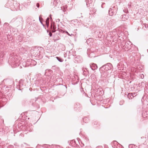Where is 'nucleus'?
<instances>
[{"label": "nucleus", "mask_w": 148, "mask_h": 148, "mask_svg": "<svg viewBox=\"0 0 148 148\" xmlns=\"http://www.w3.org/2000/svg\"><path fill=\"white\" fill-rule=\"evenodd\" d=\"M9 64L12 67H15L19 66L20 62L16 56H15L10 58L9 60Z\"/></svg>", "instance_id": "1"}, {"label": "nucleus", "mask_w": 148, "mask_h": 148, "mask_svg": "<svg viewBox=\"0 0 148 148\" xmlns=\"http://www.w3.org/2000/svg\"><path fill=\"white\" fill-rule=\"evenodd\" d=\"M121 46L123 49L125 51H127L131 48V43L130 41H127L125 42H123L121 43Z\"/></svg>", "instance_id": "2"}, {"label": "nucleus", "mask_w": 148, "mask_h": 148, "mask_svg": "<svg viewBox=\"0 0 148 148\" xmlns=\"http://www.w3.org/2000/svg\"><path fill=\"white\" fill-rule=\"evenodd\" d=\"M112 67V65L110 63H108L107 64L102 66L100 69L102 71L103 70L106 71L111 69Z\"/></svg>", "instance_id": "3"}, {"label": "nucleus", "mask_w": 148, "mask_h": 148, "mask_svg": "<svg viewBox=\"0 0 148 148\" xmlns=\"http://www.w3.org/2000/svg\"><path fill=\"white\" fill-rule=\"evenodd\" d=\"M9 88V87H3L1 89V90H0V98L2 97L3 94L4 93L5 94L8 92V91H7L8 90V91H9V90H10V89Z\"/></svg>", "instance_id": "4"}, {"label": "nucleus", "mask_w": 148, "mask_h": 148, "mask_svg": "<svg viewBox=\"0 0 148 148\" xmlns=\"http://www.w3.org/2000/svg\"><path fill=\"white\" fill-rule=\"evenodd\" d=\"M116 11V8L115 6H113L112 8L109 9L108 11L109 14L110 15L112 16L114 14H115Z\"/></svg>", "instance_id": "5"}, {"label": "nucleus", "mask_w": 148, "mask_h": 148, "mask_svg": "<svg viewBox=\"0 0 148 148\" xmlns=\"http://www.w3.org/2000/svg\"><path fill=\"white\" fill-rule=\"evenodd\" d=\"M27 65L29 66H32L35 65L36 64V62L34 60L31 59H28L27 60Z\"/></svg>", "instance_id": "6"}, {"label": "nucleus", "mask_w": 148, "mask_h": 148, "mask_svg": "<svg viewBox=\"0 0 148 148\" xmlns=\"http://www.w3.org/2000/svg\"><path fill=\"white\" fill-rule=\"evenodd\" d=\"M90 66L93 70H95L97 69V65L96 64L94 63H92L91 64H90Z\"/></svg>", "instance_id": "7"}, {"label": "nucleus", "mask_w": 148, "mask_h": 148, "mask_svg": "<svg viewBox=\"0 0 148 148\" xmlns=\"http://www.w3.org/2000/svg\"><path fill=\"white\" fill-rule=\"evenodd\" d=\"M34 55H35L36 56H39L41 54L40 52V51L39 50L36 49L35 50H34Z\"/></svg>", "instance_id": "8"}, {"label": "nucleus", "mask_w": 148, "mask_h": 148, "mask_svg": "<svg viewBox=\"0 0 148 148\" xmlns=\"http://www.w3.org/2000/svg\"><path fill=\"white\" fill-rule=\"evenodd\" d=\"M121 20L123 21H125L127 20L128 18V16L127 15H123L121 16Z\"/></svg>", "instance_id": "9"}, {"label": "nucleus", "mask_w": 148, "mask_h": 148, "mask_svg": "<svg viewBox=\"0 0 148 148\" xmlns=\"http://www.w3.org/2000/svg\"><path fill=\"white\" fill-rule=\"evenodd\" d=\"M16 21L18 24L22 23L23 22V18L21 17H18L16 19Z\"/></svg>", "instance_id": "10"}, {"label": "nucleus", "mask_w": 148, "mask_h": 148, "mask_svg": "<svg viewBox=\"0 0 148 148\" xmlns=\"http://www.w3.org/2000/svg\"><path fill=\"white\" fill-rule=\"evenodd\" d=\"M81 108V106L79 103H77L75 104V108L76 110H79Z\"/></svg>", "instance_id": "11"}, {"label": "nucleus", "mask_w": 148, "mask_h": 148, "mask_svg": "<svg viewBox=\"0 0 148 148\" xmlns=\"http://www.w3.org/2000/svg\"><path fill=\"white\" fill-rule=\"evenodd\" d=\"M127 97L129 99H132L134 97L133 93H129L127 95Z\"/></svg>", "instance_id": "12"}, {"label": "nucleus", "mask_w": 148, "mask_h": 148, "mask_svg": "<svg viewBox=\"0 0 148 148\" xmlns=\"http://www.w3.org/2000/svg\"><path fill=\"white\" fill-rule=\"evenodd\" d=\"M22 65L23 67H26L29 66L27 65V62H23L22 63Z\"/></svg>", "instance_id": "13"}, {"label": "nucleus", "mask_w": 148, "mask_h": 148, "mask_svg": "<svg viewBox=\"0 0 148 148\" xmlns=\"http://www.w3.org/2000/svg\"><path fill=\"white\" fill-rule=\"evenodd\" d=\"M49 18H47L45 21L46 25L47 26V27H48L49 25Z\"/></svg>", "instance_id": "14"}, {"label": "nucleus", "mask_w": 148, "mask_h": 148, "mask_svg": "<svg viewBox=\"0 0 148 148\" xmlns=\"http://www.w3.org/2000/svg\"><path fill=\"white\" fill-rule=\"evenodd\" d=\"M56 58L60 62H63V60L62 59V58L58 57H57Z\"/></svg>", "instance_id": "15"}, {"label": "nucleus", "mask_w": 148, "mask_h": 148, "mask_svg": "<svg viewBox=\"0 0 148 148\" xmlns=\"http://www.w3.org/2000/svg\"><path fill=\"white\" fill-rule=\"evenodd\" d=\"M19 50L21 51H27L26 49L23 48V47L20 48L19 49Z\"/></svg>", "instance_id": "16"}, {"label": "nucleus", "mask_w": 148, "mask_h": 148, "mask_svg": "<svg viewBox=\"0 0 148 148\" xmlns=\"http://www.w3.org/2000/svg\"><path fill=\"white\" fill-rule=\"evenodd\" d=\"M114 36H113L112 37V38H113V39H112V41L113 42H116L117 41V38H114ZM111 40H110V41H111Z\"/></svg>", "instance_id": "17"}, {"label": "nucleus", "mask_w": 148, "mask_h": 148, "mask_svg": "<svg viewBox=\"0 0 148 148\" xmlns=\"http://www.w3.org/2000/svg\"><path fill=\"white\" fill-rule=\"evenodd\" d=\"M19 4H17V5H16V6H15V7H14V8H15V9H13V10H16L17 9H18V6H19Z\"/></svg>", "instance_id": "18"}, {"label": "nucleus", "mask_w": 148, "mask_h": 148, "mask_svg": "<svg viewBox=\"0 0 148 148\" xmlns=\"http://www.w3.org/2000/svg\"><path fill=\"white\" fill-rule=\"evenodd\" d=\"M65 33H66V34H67L69 36H73V34H71V35L70 34H69V33L66 31H65Z\"/></svg>", "instance_id": "19"}, {"label": "nucleus", "mask_w": 148, "mask_h": 148, "mask_svg": "<svg viewBox=\"0 0 148 148\" xmlns=\"http://www.w3.org/2000/svg\"><path fill=\"white\" fill-rule=\"evenodd\" d=\"M3 63V61L2 59L0 58V64H2Z\"/></svg>", "instance_id": "20"}, {"label": "nucleus", "mask_w": 148, "mask_h": 148, "mask_svg": "<svg viewBox=\"0 0 148 148\" xmlns=\"http://www.w3.org/2000/svg\"><path fill=\"white\" fill-rule=\"evenodd\" d=\"M114 20L113 19H112V20H110L109 22V24H110V25L111 24H112V21H113Z\"/></svg>", "instance_id": "21"}, {"label": "nucleus", "mask_w": 148, "mask_h": 148, "mask_svg": "<svg viewBox=\"0 0 148 148\" xmlns=\"http://www.w3.org/2000/svg\"><path fill=\"white\" fill-rule=\"evenodd\" d=\"M140 77L142 79H143L144 77V75L143 74H140Z\"/></svg>", "instance_id": "22"}, {"label": "nucleus", "mask_w": 148, "mask_h": 148, "mask_svg": "<svg viewBox=\"0 0 148 148\" xmlns=\"http://www.w3.org/2000/svg\"><path fill=\"white\" fill-rule=\"evenodd\" d=\"M86 118H83V121L84 122H85L86 123Z\"/></svg>", "instance_id": "23"}, {"label": "nucleus", "mask_w": 148, "mask_h": 148, "mask_svg": "<svg viewBox=\"0 0 148 148\" xmlns=\"http://www.w3.org/2000/svg\"><path fill=\"white\" fill-rule=\"evenodd\" d=\"M96 148H102V147L101 146H97Z\"/></svg>", "instance_id": "24"}, {"label": "nucleus", "mask_w": 148, "mask_h": 148, "mask_svg": "<svg viewBox=\"0 0 148 148\" xmlns=\"http://www.w3.org/2000/svg\"><path fill=\"white\" fill-rule=\"evenodd\" d=\"M36 6L38 8H39V3H38L36 4Z\"/></svg>", "instance_id": "25"}, {"label": "nucleus", "mask_w": 148, "mask_h": 148, "mask_svg": "<svg viewBox=\"0 0 148 148\" xmlns=\"http://www.w3.org/2000/svg\"><path fill=\"white\" fill-rule=\"evenodd\" d=\"M65 31H63L62 30H61V32L62 33H64L65 32Z\"/></svg>", "instance_id": "26"}, {"label": "nucleus", "mask_w": 148, "mask_h": 148, "mask_svg": "<svg viewBox=\"0 0 148 148\" xmlns=\"http://www.w3.org/2000/svg\"><path fill=\"white\" fill-rule=\"evenodd\" d=\"M49 34V36L51 37L52 35V34L51 33H50Z\"/></svg>", "instance_id": "27"}, {"label": "nucleus", "mask_w": 148, "mask_h": 148, "mask_svg": "<svg viewBox=\"0 0 148 148\" xmlns=\"http://www.w3.org/2000/svg\"><path fill=\"white\" fill-rule=\"evenodd\" d=\"M100 91V92L101 93V94H102V92H103V91L102 90H99Z\"/></svg>", "instance_id": "28"}, {"label": "nucleus", "mask_w": 148, "mask_h": 148, "mask_svg": "<svg viewBox=\"0 0 148 148\" xmlns=\"http://www.w3.org/2000/svg\"><path fill=\"white\" fill-rule=\"evenodd\" d=\"M123 11H124V12H125L126 13V12H127V10H123Z\"/></svg>", "instance_id": "29"}, {"label": "nucleus", "mask_w": 148, "mask_h": 148, "mask_svg": "<svg viewBox=\"0 0 148 148\" xmlns=\"http://www.w3.org/2000/svg\"><path fill=\"white\" fill-rule=\"evenodd\" d=\"M51 15H50V19H51L52 20V18L51 17Z\"/></svg>", "instance_id": "30"}, {"label": "nucleus", "mask_w": 148, "mask_h": 148, "mask_svg": "<svg viewBox=\"0 0 148 148\" xmlns=\"http://www.w3.org/2000/svg\"><path fill=\"white\" fill-rule=\"evenodd\" d=\"M73 51V50H71L69 52L71 53V52H72Z\"/></svg>", "instance_id": "31"}, {"label": "nucleus", "mask_w": 148, "mask_h": 148, "mask_svg": "<svg viewBox=\"0 0 148 148\" xmlns=\"http://www.w3.org/2000/svg\"><path fill=\"white\" fill-rule=\"evenodd\" d=\"M71 142H72V143H75V141L73 140Z\"/></svg>", "instance_id": "32"}, {"label": "nucleus", "mask_w": 148, "mask_h": 148, "mask_svg": "<svg viewBox=\"0 0 148 148\" xmlns=\"http://www.w3.org/2000/svg\"><path fill=\"white\" fill-rule=\"evenodd\" d=\"M136 93H133V95H136Z\"/></svg>", "instance_id": "33"}, {"label": "nucleus", "mask_w": 148, "mask_h": 148, "mask_svg": "<svg viewBox=\"0 0 148 148\" xmlns=\"http://www.w3.org/2000/svg\"><path fill=\"white\" fill-rule=\"evenodd\" d=\"M39 18H40V17ZM39 20H40V22L42 23V22H41L40 20V18H39Z\"/></svg>", "instance_id": "34"}, {"label": "nucleus", "mask_w": 148, "mask_h": 148, "mask_svg": "<svg viewBox=\"0 0 148 148\" xmlns=\"http://www.w3.org/2000/svg\"><path fill=\"white\" fill-rule=\"evenodd\" d=\"M14 19H13V20H12V21H14Z\"/></svg>", "instance_id": "35"}, {"label": "nucleus", "mask_w": 148, "mask_h": 148, "mask_svg": "<svg viewBox=\"0 0 148 148\" xmlns=\"http://www.w3.org/2000/svg\"><path fill=\"white\" fill-rule=\"evenodd\" d=\"M38 147V145H37V146H36V147Z\"/></svg>", "instance_id": "36"}, {"label": "nucleus", "mask_w": 148, "mask_h": 148, "mask_svg": "<svg viewBox=\"0 0 148 148\" xmlns=\"http://www.w3.org/2000/svg\"><path fill=\"white\" fill-rule=\"evenodd\" d=\"M114 142H116V141H114Z\"/></svg>", "instance_id": "37"}, {"label": "nucleus", "mask_w": 148, "mask_h": 148, "mask_svg": "<svg viewBox=\"0 0 148 148\" xmlns=\"http://www.w3.org/2000/svg\"><path fill=\"white\" fill-rule=\"evenodd\" d=\"M99 33H101V32H100Z\"/></svg>", "instance_id": "38"}]
</instances>
